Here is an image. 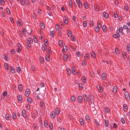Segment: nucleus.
Here are the masks:
<instances>
[{
  "label": "nucleus",
  "instance_id": "nucleus-11",
  "mask_svg": "<svg viewBox=\"0 0 130 130\" xmlns=\"http://www.w3.org/2000/svg\"><path fill=\"white\" fill-rule=\"evenodd\" d=\"M123 110L126 112V111L127 110V106L126 105V104H124L123 106Z\"/></svg>",
  "mask_w": 130,
  "mask_h": 130
},
{
  "label": "nucleus",
  "instance_id": "nucleus-37",
  "mask_svg": "<svg viewBox=\"0 0 130 130\" xmlns=\"http://www.w3.org/2000/svg\"><path fill=\"white\" fill-rule=\"evenodd\" d=\"M80 123L81 125H84V119L83 118L80 119Z\"/></svg>",
  "mask_w": 130,
  "mask_h": 130
},
{
  "label": "nucleus",
  "instance_id": "nucleus-47",
  "mask_svg": "<svg viewBox=\"0 0 130 130\" xmlns=\"http://www.w3.org/2000/svg\"><path fill=\"white\" fill-rule=\"evenodd\" d=\"M45 59H46V61H49V60H50V59H49V55H47L46 56Z\"/></svg>",
  "mask_w": 130,
  "mask_h": 130
},
{
  "label": "nucleus",
  "instance_id": "nucleus-54",
  "mask_svg": "<svg viewBox=\"0 0 130 130\" xmlns=\"http://www.w3.org/2000/svg\"><path fill=\"white\" fill-rule=\"evenodd\" d=\"M22 89H23V88H22V85L21 84H19L18 85V90H19V91H22Z\"/></svg>",
  "mask_w": 130,
  "mask_h": 130
},
{
  "label": "nucleus",
  "instance_id": "nucleus-28",
  "mask_svg": "<svg viewBox=\"0 0 130 130\" xmlns=\"http://www.w3.org/2000/svg\"><path fill=\"white\" fill-rule=\"evenodd\" d=\"M10 70H11V72L12 73V74H15V69L13 68V66L10 67Z\"/></svg>",
  "mask_w": 130,
  "mask_h": 130
},
{
  "label": "nucleus",
  "instance_id": "nucleus-2",
  "mask_svg": "<svg viewBox=\"0 0 130 130\" xmlns=\"http://www.w3.org/2000/svg\"><path fill=\"white\" fill-rule=\"evenodd\" d=\"M89 104H92L94 102V96L93 95H90L88 98Z\"/></svg>",
  "mask_w": 130,
  "mask_h": 130
},
{
  "label": "nucleus",
  "instance_id": "nucleus-26",
  "mask_svg": "<svg viewBox=\"0 0 130 130\" xmlns=\"http://www.w3.org/2000/svg\"><path fill=\"white\" fill-rule=\"evenodd\" d=\"M89 57H90V55L88 53H86L85 55V59L88 60V59H89Z\"/></svg>",
  "mask_w": 130,
  "mask_h": 130
},
{
  "label": "nucleus",
  "instance_id": "nucleus-32",
  "mask_svg": "<svg viewBox=\"0 0 130 130\" xmlns=\"http://www.w3.org/2000/svg\"><path fill=\"white\" fill-rule=\"evenodd\" d=\"M102 30L105 33H106L107 32V30H106V26L105 25H103L102 27Z\"/></svg>",
  "mask_w": 130,
  "mask_h": 130
},
{
  "label": "nucleus",
  "instance_id": "nucleus-20",
  "mask_svg": "<svg viewBox=\"0 0 130 130\" xmlns=\"http://www.w3.org/2000/svg\"><path fill=\"white\" fill-rule=\"evenodd\" d=\"M83 99H84L85 102H87V101H88V96H87L86 94L83 95Z\"/></svg>",
  "mask_w": 130,
  "mask_h": 130
},
{
  "label": "nucleus",
  "instance_id": "nucleus-30",
  "mask_svg": "<svg viewBox=\"0 0 130 130\" xmlns=\"http://www.w3.org/2000/svg\"><path fill=\"white\" fill-rule=\"evenodd\" d=\"M63 60H64V61H68V55L67 54L63 55Z\"/></svg>",
  "mask_w": 130,
  "mask_h": 130
},
{
  "label": "nucleus",
  "instance_id": "nucleus-17",
  "mask_svg": "<svg viewBox=\"0 0 130 130\" xmlns=\"http://www.w3.org/2000/svg\"><path fill=\"white\" fill-rule=\"evenodd\" d=\"M67 34H68V37H72L73 36V35H72V31L70 30H68Z\"/></svg>",
  "mask_w": 130,
  "mask_h": 130
},
{
  "label": "nucleus",
  "instance_id": "nucleus-33",
  "mask_svg": "<svg viewBox=\"0 0 130 130\" xmlns=\"http://www.w3.org/2000/svg\"><path fill=\"white\" fill-rule=\"evenodd\" d=\"M103 15L104 17L106 18V19L108 18V14H107L106 12H104Z\"/></svg>",
  "mask_w": 130,
  "mask_h": 130
},
{
  "label": "nucleus",
  "instance_id": "nucleus-43",
  "mask_svg": "<svg viewBox=\"0 0 130 130\" xmlns=\"http://www.w3.org/2000/svg\"><path fill=\"white\" fill-rule=\"evenodd\" d=\"M127 53H126V52H123V53H122V55H123V57L124 58H126V55H127Z\"/></svg>",
  "mask_w": 130,
  "mask_h": 130
},
{
  "label": "nucleus",
  "instance_id": "nucleus-38",
  "mask_svg": "<svg viewBox=\"0 0 130 130\" xmlns=\"http://www.w3.org/2000/svg\"><path fill=\"white\" fill-rule=\"evenodd\" d=\"M51 118H54V117H55V112H52L51 113Z\"/></svg>",
  "mask_w": 130,
  "mask_h": 130
},
{
  "label": "nucleus",
  "instance_id": "nucleus-50",
  "mask_svg": "<svg viewBox=\"0 0 130 130\" xmlns=\"http://www.w3.org/2000/svg\"><path fill=\"white\" fill-rule=\"evenodd\" d=\"M121 122L123 124H124V123H125V120H124V118H121Z\"/></svg>",
  "mask_w": 130,
  "mask_h": 130
},
{
  "label": "nucleus",
  "instance_id": "nucleus-4",
  "mask_svg": "<svg viewBox=\"0 0 130 130\" xmlns=\"http://www.w3.org/2000/svg\"><path fill=\"white\" fill-rule=\"evenodd\" d=\"M76 2L79 8V9H81L82 7H83V5L82 4V2H81V0H76Z\"/></svg>",
  "mask_w": 130,
  "mask_h": 130
},
{
  "label": "nucleus",
  "instance_id": "nucleus-10",
  "mask_svg": "<svg viewBox=\"0 0 130 130\" xmlns=\"http://www.w3.org/2000/svg\"><path fill=\"white\" fill-rule=\"evenodd\" d=\"M78 100L79 103H82V102H83V97H82L81 95L79 96L78 98Z\"/></svg>",
  "mask_w": 130,
  "mask_h": 130
},
{
  "label": "nucleus",
  "instance_id": "nucleus-15",
  "mask_svg": "<svg viewBox=\"0 0 130 130\" xmlns=\"http://www.w3.org/2000/svg\"><path fill=\"white\" fill-rule=\"evenodd\" d=\"M102 79L104 80H106V78H107V75L105 73H103L102 75Z\"/></svg>",
  "mask_w": 130,
  "mask_h": 130
},
{
  "label": "nucleus",
  "instance_id": "nucleus-12",
  "mask_svg": "<svg viewBox=\"0 0 130 130\" xmlns=\"http://www.w3.org/2000/svg\"><path fill=\"white\" fill-rule=\"evenodd\" d=\"M91 56L92 58H96V53H95V52L92 51L91 52Z\"/></svg>",
  "mask_w": 130,
  "mask_h": 130
},
{
  "label": "nucleus",
  "instance_id": "nucleus-45",
  "mask_svg": "<svg viewBox=\"0 0 130 130\" xmlns=\"http://www.w3.org/2000/svg\"><path fill=\"white\" fill-rule=\"evenodd\" d=\"M40 62L41 63H44V58L43 57H40Z\"/></svg>",
  "mask_w": 130,
  "mask_h": 130
},
{
  "label": "nucleus",
  "instance_id": "nucleus-51",
  "mask_svg": "<svg viewBox=\"0 0 130 130\" xmlns=\"http://www.w3.org/2000/svg\"><path fill=\"white\" fill-rule=\"evenodd\" d=\"M50 130H53V125L52 123H50L49 125Z\"/></svg>",
  "mask_w": 130,
  "mask_h": 130
},
{
  "label": "nucleus",
  "instance_id": "nucleus-5",
  "mask_svg": "<svg viewBox=\"0 0 130 130\" xmlns=\"http://www.w3.org/2000/svg\"><path fill=\"white\" fill-rule=\"evenodd\" d=\"M123 27L122 26L119 28V29L117 30V33H121V35H123V30H122Z\"/></svg>",
  "mask_w": 130,
  "mask_h": 130
},
{
  "label": "nucleus",
  "instance_id": "nucleus-13",
  "mask_svg": "<svg viewBox=\"0 0 130 130\" xmlns=\"http://www.w3.org/2000/svg\"><path fill=\"white\" fill-rule=\"evenodd\" d=\"M110 126L111 128H117V125L116 123L111 124Z\"/></svg>",
  "mask_w": 130,
  "mask_h": 130
},
{
  "label": "nucleus",
  "instance_id": "nucleus-22",
  "mask_svg": "<svg viewBox=\"0 0 130 130\" xmlns=\"http://www.w3.org/2000/svg\"><path fill=\"white\" fill-rule=\"evenodd\" d=\"M82 82H83L84 83H86L87 82V78L85 76H82Z\"/></svg>",
  "mask_w": 130,
  "mask_h": 130
},
{
  "label": "nucleus",
  "instance_id": "nucleus-64",
  "mask_svg": "<svg viewBox=\"0 0 130 130\" xmlns=\"http://www.w3.org/2000/svg\"><path fill=\"white\" fill-rule=\"evenodd\" d=\"M127 50H128L129 51H130V44H128L127 45Z\"/></svg>",
  "mask_w": 130,
  "mask_h": 130
},
{
  "label": "nucleus",
  "instance_id": "nucleus-57",
  "mask_svg": "<svg viewBox=\"0 0 130 130\" xmlns=\"http://www.w3.org/2000/svg\"><path fill=\"white\" fill-rule=\"evenodd\" d=\"M26 108L27 110H29V109H30V105L29 104H27L26 105Z\"/></svg>",
  "mask_w": 130,
  "mask_h": 130
},
{
  "label": "nucleus",
  "instance_id": "nucleus-24",
  "mask_svg": "<svg viewBox=\"0 0 130 130\" xmlns=\"http://www.w3.org/2000/svg\"><path fill=\"white\" fill-rule=\"evenodd\" d=\"M71 102H75L76 101V97L75 96H72L71 98Z\"/></svg>",
  "mask_w": 130,
  "mask_h": 130
},
{
  "label": "nucleus",
  "instance_id": "nucleus-61",
  "mask_svg": "<svg viewBox=\"0 0 130 130\" xmlns=\"http://www.w3.org/2000/svg\"><path fill=\"white\" fill-rule=\"evenodd\" d=\"M21 2V5H22V6H24V5H25V0H20Z\"/></svg>",
  "mask_w": 130,
  "mask_h": 130
},
{
  "label": "nucleus",
  "instance_id": "nucleus-44",
  "mask_svg": "<svg viewBox=\"0 0 130 130\" xmlns=\"http://www.w3.org/2000/svg\"><path fill=\"white\" fill-rule=\"evenodd\" d=\"M64 24H65L66 25H67V24H68V23H69V19H68V18H65V20H64Z\"/></svg>",
  "mask_w": 130,
  "mask_h": 130
},
{
  "label": "nucleus",
  "instance_id": "nucleus-31",
  "mask_svg": "<svg viewBox=\"0 0 130 130\" xmlns=\"http://www.w3.org/2000/svg\"><path fill=\"white\" fill-rule=\"evenodd\" d=\"M46 46L43 45L42 47V51H45L46 50Z\"/></svg>",
  "mask_w": 130,
  "mask_h": 130
},
{
  "label": "nucleus",
  "instance_id": "nucleus-53",
  "mask_svg": "<svg viewBox=\"0 0 130 130\" xmlns=\"http://www.w3.org/2000/svg\"><path fill=\"white\" fill-rule=\"evenodd\" d=\"M82 66H87V62L86 61V60H82Z\"/></svg>",
  "mask_w": 130,
  "mask_h": 130
},
{
  "label": "nucleus",
  "instance_id": "nucleus-14",
  "mask_svg": "<svg viewBox=\"0 0 130 130\" xmlns=\"http://www.w3.org/2000/svg\"><path fill=\"white\" fill-rule=\"evenodd\" d=\"M17 99L20 103L22 102V100H23V98L22 97V95H18L17 96Z\"/></svg>",
  "mask_w": 130,
  "mask_h": 130
},
{
  "label": "nucleus",
  "instance_id": "nucleus-46",
  "mask_svg": "<svg viewBox=\"0 0 130 130\" xmlns=\"http://www.w3.org/2000/svg\"><path fill=\"white\" fill-rule=\"evenodd\" d=\"M40 27L41 29H44L45 28V26H44V24L43 23H41L40 24Z\"/></svg>",
  "mask_w": 130,
  "mask_h": 130
},
{
  "label": "nucleus",
  "instance_id": "nucleus-48",
  "mask_svg": "<svg viewBox=\"0 0 130 130\" xmlns=\"http://www.w3.org/2000/svg\"><path fill=\"white\" fill-rule=\"evenodd\" d=\"M67 72H68V75H70L71 74H72V71H71V69H70L68 68V69H67Z\"/></svg>",
  "mask_w": 130,
  "mask_h": 130
},
{
  "label": "nucleus",
  "instance_id": "nucleus-36",
  "mask_svg": "<svg viewBox=\"0 0 130 130\" xmlns=\"http://www.w3.org/2000/svg\"><path fill=\"white\" fill-rule=\"evenodd\" d=\"M84 7L85 8V9H89V5H88V3H85L84 4Z\"/></svg>",
  "mask_w": 130,
  "mask_h": 130
},
{
  "label": "nucleus",
  "instance_id": "nucleus-7",
  "mask_svg": "<svg viewBox=\"0 0 130 130\" xmlns=\"http://www.w3.org/2000/svg\"><path fill=\"white\" fill-rule=\"evenodd\" d=\"M97 88L99 90V92H100V93H102V92H103V88H102V87H101V86H100L99 85H98Z\"/></svg>",
  "mask_w": 130,
  "mask_h": 130
},
{
  "label": "nucleus",
  "instance_id": "nucleus-59",
  "mask_svg": "<svg viewBox=\"0 0 130 130\" xmlns=\"http://www.w3.org/2000/svg\"><path fill=\"white\" fill-rule=\"evenodd\" d=\"M124 10H125V11L127 12V11H128V10H129L128 6H127V5L125 6H124Z\"/></svg>",
  "mask_w": 130,
  "mask_h": 130
},
{
  "label": "nucleus",
  "instance_id": "nucleus-42",
  "mask_svg": "<svg viewBox=\"0 0 130 130\" xmlns=\"http://www.w3.org/2000/svg\"><path fill=\"white\" fill-rule=\"evenodd\" d=\"M108 122V120H105V126H106V127H107L109 125Z\"/></svg>",
  "mask_w": 130,
  "mask_h": 130
},
{
  "label": "nucleus",
  "instance_id": "nucleus-9",
  "mask_svg": "<svg viewBox=\"0 0 130 130\" xmlns=\"http://www.w3.org/2000/svg\"><path fill=\"white\" fill-rule=\"evenodd\" d=\"M17 24L20 27L23 24V21L21 19H19L17 22Z\"/></svg>",
  "mask_w": 130,
  "mask_h": 130
},
{
  "label": "nucleus",
  "instance_id": "nucleus-34",
  "mask_svg": "<svg viewBox=\"0 0 130 130\" xmlns=\"http://www.w3.org/2000/svg\"><path fill=\"white\" fill-rule=\"evenodd\" d=\"M113 92L116 93L117 92V87L114 86L113 88Z\"/></svg>",
  "mask_w": 130,
  "mask_h": 130
},
{
  "label": "nucleus",
  "instance_id": "nucleus-39",
  "mask_svg": "<svg viewBox=\"0 0 130 130\" xmlns=\"http://www.w3.org/2000/svg\"><path fill=\"white\" fill-rule=\"evenodd\" d=\"M72 41L73 42H75L76 41V37L74 36H72L71 37Z\"/></svg>",
  "mask_w": 130,
  "mask_h": 130
},
{
  "label": "nucleus",
  "instance_id": "nucleus-49",
  "mask_svg": "<svg viewBox=\"0 0 130 130\" xmlns=\"http://www.w3.org/2000/svg\"><path fill=\"white\" fill-rule=\"evenodd\" d=\"M48 41L47 40H44V45H45V46H47L48 45V43H47Z\"/></svg>",
  "mask_w": 130,
  "mask_h": 130
},
{
  "label": "nucleus",
  "instance_id": "nucleus-18",
  "mask_svg": "<svg viewBox=\"0 0 130 130\" xmlns=\"http://www.w3.org/2000/svg\"><path fill=\"white\" fill-rule=\"evenodd\" d=\"M46 51L48 53H49V54L51 53V50L50 49V48L49 47H46Z\"/></svg>",
  "mask_w": 130,
  "mask_h": 130
},
{
  "label": "nucleus",
  "instance_id": "nucleus-19",
  "mask_svg": "<svg viewBox=\"0 0 130 130\" xmlns=\"http://www.w3.org/2000/svg\"><path fill=\"white\" fill-rule=\"evenodd\" d=\"M5 118H6V120H10V118H11V116H10V115L9 114H7L5 116Z\"/></svg>",
  "mask_w": 130,
  "mask_h": 130
},
{
  "label": "nucleus",
  "instance_id": "nucleus-6",
  "mask_svg": "<svg viewBox=\"0 0 130 130\" xmlns=\"http://www.w3.org/2000/svg\"><path fill=\"white\" fill-rule=\"evenodd\" d=\"M124 95L127 100H130L129 93H128V92L126 91L124 93Z\"/></svg>",
  "mask_w": 130,
  "mask_h": 130
},
{
  "label": "nucleus",
  "instance_id": "nucleus-21",
  "mask_svg": "<svg viewBox=\"0 0 130 130\" xmlns=\"http://www.w3.org/2000/svg\"><path fill=\"white\" fill-rule=\"evenodd\" d=\"M27 102L29 104H31V103H32V102H33L32 99H31V98H30V97L27 98Z\"/></svg>",
  "mask_w": 130,
  "mask_h": 130
},
{
  "label": "nucleus",
  "instance_id": "nucleus-58",
  "mask_svg": "<svg viewBox=\"0 0 130 130\" xmlns=\"http://www.w3.org/2000/svg\"><path fill=\"white\" fill-rule=\"evenodd\" d=\"M17 73H19V74H20V73H21V68L20 67H18L17 68Z\"/></svg>",
  "mask_w": 130,
  "mask_h": 130
},
{
  "label": "nucleus",
  "instance_id": "nucleus-62",
  "mask_svg": "<svg viewBox=\"0 0 130 130\" xmlns=\"http://www.w3.org/2000/svg\"><path fill=\"white\" fill-rule=\"evenodd\" d=\"M87 21H84L83 22V26L86 27H87Z\"/></svg>",
  "mask_w": 130,
  "mask_h": 130
},
{
  "label": "nucleus",
  "instance_id": "nucleus-27",
  "mask_svg": "<svg viewBox=\"0 0 130 130\" xmlns=\"http://www.w3.org/2000/svg\"><path fill=\"white\" fill-rule=\"evenodd\" d=\"M63 51H64V52H67L68 51V49L67 48V46H66V45L63 46Z\"/></svg>",
  "mask_w": 130,
  "mask_h": 130
},
{
  "label": "nucleus",
  "instance_id": "nucleus-16",
  "mask_svg": "<svg viewBox=\"0 0 130 130\" xmlns=\"http://www.w3.org/2000/svg\"><path fill=\"white\" fill-rule=\"evenodd\" d=\"M22 115H23V117H26L27 112H26V110H22Z\"/></svg>",
  "mask_w": 130,
  "mask_h": 130
},
{
  "label": "nucleus",
  "instance_id": "nucleus-35",
  "mask_svg": "<svg viewBox=\"0 0 130 130\" xmlns=\"http://www.w3.org/2000/svg\"><path fill=\"white\" fill-rule=\"evenodd\" d=\"M109 108H108V107H105V112L106 113H108V112H109Z\"/></svg>",
  "mask_w": 130,
  "mask_h": 130
},
{
  "label": "nucleus",
  "instance_id": "nucleus-55",
  "mask_svg": "<svg viewBox=\"0 0 130 130\" xmlns=\"http://www.w3.org/2000/svg\"><path fill=\"white\" fill-rule=\"evenodd\" d=\"M25 32H26V29H25V28H23V29H22L21 34H22V35H25L24 34H25Z\"/></svg>",
  "mask_w": 130,
  "mask_h": 130
},
{
  "label": "nucleus",
  "instance_id": "nucleus-56",
  "mask_svg": "<svg viewBox=\"0 0 130 130\" xmlns=\"http://www.w3.org/2000/svg\"><path fill=\"white\" fill-rule=\"evenodd\" d=\"M5 68L6 70H9V65L7 63H5Z\"/></svg>",
  "mask_w": 130,
  "mask_h": 130
},
{
  "label": "nucleus",
  "instance_id": "nucleus-41",
  "mask_svg": "<svg viewBox=\"0 0 130 130\" xmlns=\"http://www.w3.org/2000/svg\"><path fill=\"white\" fill-rule=\"evenodd\" d=\"M69 6L70 8H73V1L72 0L69 1Z\"/></svg>",
  "mask_w": 130,
  "mask_h": 130
},
{
  "label": "nucleus",
  "instance_id": "nucleus-23",
  "mask_svg": "<svg viewBox=\"0 0 130 130\" xmlns=\"http://www.w3.org/2000/svg\"><path fill=\"white\" fill-rule=\"evenodd\" d=\"M54 35H55V32L53 30L52 31H50V36H52V37H54Z\"/></svg>",
  "mask_w": 130,
  "mask_h": 130
},
{
  "label": "nucleus",
  "instance_id": "nucleus-25",
  "mask_svg": "<svg viewBox=\"0 0 130 130\" xmlns=\"http://www.w3.org/2000/svg\"><path fill=\"white\" fill-rule=\"evenodd\" d=\"M29 89H26L25 94V96L26 97H28L29 96Z\"/></svg>",
  "mask_w": 130,
  "mask_h": 130
},
{
  "label": "nucleus",
  "instance_id": "nucleus-52",
  "mask_svg": "<svg viewBox=\"0 0 130 130\" xmlns=\"http://www.w3.org/2000/svg\"><path fill=\"white\" fill-rule=\"evenodd\" d=\"M33 39H34V42L35 43H38V41L37 40V39H36V37L34 36Z\"/></svg>",
  "mask_w": 130,
  "mask_h": 130
},
{
  "label": "nucleus",
  "instance_id": "nucleus-3",
  "mask_svg": "<svg viewBox=\"0 0 130 130\" xmlns=\"http://www.w3.org/2000/svg\"><path fill=\"white\" fill-rule=\"evenodd\" d=\"M101 27H102V26L101 25L100 23H98V26L95 28V32H97V33H98V32H99L100 29H101Z\"/></svg>",
  "mask_w": 130,
  "mask_h": 130
},
{
  "label": "nucleus",
  "instance_id": "nucleus-1",
  "mask_svg": "<svg viewBox=\"0 0 130 130\" xmlns=\"http://www.w3.org/2000/svg\"><path fill=\"white\" fill-rule=\"evenodd\" d=\"M26 42L27 43V46L28 48L31 47V44L33 42V39L29 38V40H26Z\"/></svg>",
  "mask_w": 130,
  "mask_h": 130
},
{
  "label": "nucleus",
  "instance_id": "nucleus-8",
  "mask_svg": "<svg viewBox=\"0 0 130 130\" xmlns=\"http://www.w3.org/2000/svg\"><path fill=\"white\" fill-rule=\"evenodd\" d=\"M8 95V92L7 91H5L3 94V96H2V100H5V97Z\"/></svg>",
  "mask_w": 130,
  "mask_h": 130
},
{
  "label": "nucleus",
  "instance_id": "nucleus-60",
  "mask_svg": "<svg viewBox=\"0 0 130 130\" xmlns=\"http://www.w3.org/2000/svg\"><path fill=\"white\" fill-rule=\"evenodd\" d=\"M94 8L96 12H98V11H99V9H98V7H97V5H94Z\"/></svg>",
  "mask_w": 130,
  "mask_h": 130
},
{
  "label": "nucleus",
  "instance_id": "nucleus-63",
  "mask_svg": "<svg viewBox=\"0 0 130 130\" xmlns=\"http://www.w3.org/2000/svg\"><path fill=\"white\" fill-rule=\"evenodd\" d=\"M41 107H44V106H45V105L44 104V103H43V102H41Z\"/></svg>",
  "mask_w": 130,
  "mask_h": 130
},
{
  "label": "nucleus",
  "instance_id": "nucleus-40",
  "mask_svg": "<svg viewBox=\"0 0 130 130\" xmlns=\"http://www.w3.org/2000/svg\"><path fill=\"white\" fill-rule=\"evenodd\" d=\"M12 117L13 119H16V118H17V115H16V113H12Z\"/></svg>",
  "mask_w": 130,
  "mask_h": 130
},
{
  "label": "nucleus",
  "instance_id": "nucleus-29",
  "mask_svg": "<svg viewBox=\"0 0 130 130\" xmlns=\"http://www.w3.org/2000/svg\"><path fill=\"white\" fill-rule=\"evenodd\" d=\"M119 37H120V35L118 33H117V34L114 35V38H119Z\"/></svg>",
  "mask_w": 130,
  "mask_h": 130
}]
</instances>
